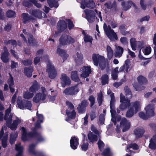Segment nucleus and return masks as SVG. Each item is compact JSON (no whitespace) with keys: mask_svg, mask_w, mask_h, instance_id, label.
Wrapping results in <instances>:
<instances>
[{"mask_svg":"<svg viewBox=\"0 0 156 156\" xmlns=\"http://www.w3.org/2000/svg\"><path fill=\"white\" fill-rule=\"evenodd\" d=\"M131 47L133 50L135 51L137 48L139 50L143 48L142 51L144 54L146 55H149L151 52V49L149 46H144V42L143 41H139L136 42V39L132 38L130 40Z\"/></svg>","mask_w":156,"mask_h":156,"instance_id":"nucleus-1","label":"nucleus"},{"mask_svg":"<svg viewBox=\"0 0 156 156\" xmlns=\"http://www.w3.org/2000/svg\"><path fill=\"white\" fill-rule=\"evenodd\" d=\"M126 98L124 95L122 93L120 95V102L121 104L119 106L120 109L122 110L126 109L130 105V99L132 97V94L129 89H125Z\"/></svg>","mask_w":156,"mask_h":156,"instance_id":"nucleus-2","label":"nucleus"},{"mask_svg":"<svg viewBox=\"0 0 156 156\" xmlns=\"http://www.w3.org/2000/svg\"><path fill=\"white\" fill-rule=\"evenodd\" d=\"M48 92L44 87H41L39 89V92L37 93L34 97L33 101L35 103H38L44 101L46 98Z\"/></svg>","mask_w":156,"mask_h":156,"instance_id":"nucleus-3","label":"nucleus"},{"mask_svg":"<svg viewBox=\"0 0 156 156\" xmlns=\"http://www.w3.org/2000/svg\"><path fill=\"white\" fill-rule=\"evenodd\" d=\"M110 97L111 98L110 107L111 108L110 112L111 114L112 117V120L114 122L115 124L117 121H119L121 118V117L119 116L116 117V118L115 117V112L114 110V103L115 101V100L114 98V94L112 93L110 94Z\"/></svg>","mask_w":156,"mask_h":156,"instance_id":"nucleus-4","label":"nucleus"},{"mask_svg":"<svg viewBox=\"0 0 156 156\" xmlns=\"http://www.w3.org/2000/svg\"><path fill=\"white\" fill-rule=\"evenodd\" d=\"M103 28L105 34L111 40L115 41L118 39L117 35L113 30L111 29L110 25L107 26L104 23Z\"/></svg>","mask_w":156,"mask_h":156,"instance_id":"nucleus-5","label":"nucleus"},{"mask_svg":"<svg viewBox=\"0 0 156 156\" xmlns=\"http://www.w3.org/2000/svg\"><path fill=\"white\" fill-rule=\"evenodd\" d=\"M17 105L21 109L27 108L29 110H31L32 104L31 101L22 100L21 97H18L17 99Z\"/></svg>","mask_w":156,"mask_h":156,"instance_id":"nucleus-6","label":"nucleus"},{"mask_svg":"<svg viewBox=\"0 0 156 156\" xmlns=\"http://www.w3.org/2000/svg\"><path fill=\"white\" fill-rule=\"evenodd\" d=\"M66 104L68 107V108L66 110V113L68 116V118L66 119L67 121H69L70 120L73 119L76 115V113L74 109V106L68 101L66 102Z\"/></svg>","mask_w":156,"mask_h":156,"instance_id":"nucleus-7","label":"nucleus"},{"mask_svg":"<svg viewBox=\"0 0 156 156\" xmlns=\"http://www.w3.org/2000/svg\"><path fill=\"white\" fill-rule=\"evenodd\" d=\"M6 127H2L1 131L0 132V139L2 140V145L3 147H6L7 145V140L8 134L6 132Z\"/></svg>","mask_w":156,"mask_h":156,"instance_id":"nucleus-8","label":"nucleus"},{"mask_svg":"<svg viewBox=\"0 0 156 156\" xmlns=\"http://www.w3.org/2000/svg\"><path fill=\"white\" fill-rule=\"evenodd\" d=\"M11 105H10L9 108L5 110L4 116V119L6 121L7 125L8 126L11 124L12 120L15 118L14 116H16L13 113L11 112Z\"/></svg>","mask_w":156,"mask_h":156,"instance_id":"nucleus-9","label":"nucleus"},{"mask_svg":"<svg viewBox=\"0 0 156 156\" xmlns=\"http://www.w3.org/2000/svg\"><path fill=\"white\" fill-rule=\"evenodd\" d=\"M66 23L64 20L59 21L57 24V28L58 30H63L67 28L66 23L68 25L69 29H72L74 27L73 23L69 20H66Z\"/></svg>","mask_w":156,"mask_h":156,"instance_id":"nucleus-10","label":"nucleus"},{"mask_svg":"<svg viewBox=\"0 0 156 156\" xmlns=\"http://www.w3.org/2000/svg\"><path fill=\"white\" fill-rule=\"evenodd\" d=\"M80 88L78 85L69 87L66 89L64 91L63 93L66 95H74L76 94L79 92Z\"/></svg>","mask_w":156,"mask_h":156,"instance_id":"nucleus-11","label":"nucleus"},{"mask_svg":"<svg viewBox=\"0 0 156 156\" xmlns=\"http://www.w3.org/2000/svg\"><path fill=\"white\" fill-rule=\"evenodd\" d=\"M59 41L61 44L64 45L74 43L75 40L69 36L64 35L61 36Z\"/></svg>","mask_w":156,"mask_h":156,"instance_id":"nucleus-12","label":"nucleus"},{"mask_svg":"<svg viewBox=\"0 0 156 156\" xmlns=\"http://www.w3.org/2000/svg\"><path fill=\"white\" fill-rule=\"evenodd\" d=\"M130 126V122L127 121L125 118H123L120 123V126H117V130L118 131L120 130V127H122V131L123 132H125L128 130Z\"/></svg>","mask_w":156,"mask_h":156,"instance_id":"nucleus-13","label":"nucleus"},{"mask_svg":"<svg viewBox=\"0 0 156 156\" xmlns=\"http://www.w3.org/2000/svg\"><path fill=\"white\" fill-rule=\"evenodd\" d=\"M48 73L49 77L51 79L54 78L57 75V72L54 66L51 63L48 65L47 70Z\"/></svg>","mask_w":156,"mask_h":156,"instance_id":"nucleus-14","label":"nucleus"},{"mask_svg":"<svg viewBox=\"0 0 156 156\" xmlns=\"http://www.w3.org/2000/svg\"><path fill=\"white\" fill-rule=\"evenodd\" d=\"M95 6V3L93 0H84L82 2L80 7L83 9H84L86 7L93 8Z\"/></svg>","mask_w":156,"mask_h":156,"instance_id":"nucleus-15","label":"nucleus"},{"mask_svg":"<svg viewBox=\"0 0 156 156\" xmlns=\"http://www.w3.org/2000/svg\"><path fill=\"white\" fill-rule=\"evenodd\" d=\"M92 60L94 65L98 66L99 63L101 61H104V56L100 55L98 54H94L92 55Z\"/></svg>","mask_w":156,"mask_h":156,"instance_id":"nucleus-16","label":"nucleus"},{"mask_svg":"<svg viewBox=\"0 0 156 156\" xmlns=\"http://www.w3.org/2000/svg\"><path fill=\"white\" fill-rule=\"evenodd\" d=\"M73 58L75 62L77 65H80L83 63V56L80 51L77 52L76 55H74Z\"/></svg>","mask_w":156,"mask_h":156,"instance_id":"nucleus-17","label":"nucleus"},{"mask_svg":"<svg viewBox=\"0 0 156 156\" xmlns=\"http://www.w3.org/2000/svg\"><path fill=\"white\" fill-rule=\"evenodd\" d=\"M12 123L10 126V129L12 130H15L16 129L17 126L22 122L23 121L21 119L16 116H14Z\"/></svg>","mask_w":156,"mask_h":156,"instance_id":"nucleus-18","label":"nucleus"},{"mask_svg":"<svg viewBox=\"0 0 156 156\" xmlns=\"http://www.w3.org/2000/svg\"><path fill=\"white\" fill-rule=\"evenodd\" d=\"M80 71L82 72L81 76L84 78H86L88 76L89 74L90 73L91 69L90 67L84 66L81 68V69H80Z\"/></svg>","mask_w":156,"mask_h":156,"instance_id":"nucleus-19","label":"nucleus"},{"mask_svg":"<svg viewBox=\"0 0 156 156\" xmlns=\"http://www.w3.org/2000/svg\"><path fill=\"white\" fill-rule=\"evenodd\" d=\"M60 78L63 87H65L66 85H69L71 83L70 80L66 74H62L61 75Z\"/></svg>","mask_w":156,"mask_h":156,"instance_id":"nucleus-20","label":"nucleus"},{"mask_svg":"<svg viewBox=\"0 0 156 156\" xmlns=\"http://www.w3.org/2000/svg\"><path fill=\"white\" fill-rule=\"evenodd\" d=\"M146 114L148 116H152L154 114V108L153 105L149 104L145 108Z\"/></svg>","mask_w":156,"mask_h":156,"instance_id":"nucleus-21","label":"nucleus"},{"mask_svg":"<svg viewBox=\"0 0 156 156\" xmlns=\"http://www.w3.org/2000/svg\"><path fill=\"white\" fill-rule=\"evenodd\" d=\"M141 106V103L140 102L136 101L132 103L131 108L134 110V113H136L140 109Z\"/></svg>","mask_w":156,"mask_h":156,"instance_id":"nucleus-22","label":"nucleus"},{"mask_svg":"<svg viewBox=\"0 0 156 156\" xmlns=\"http://www.w3.org/2000/svg\"><path fill=\"white\" fill-rule=\"evenodd\" d=\"M78 138L75 136H73L70 140V147L72 148L75 150L76 149L79 145Z\"/></svg>","mask_w":156,"mask_h":156,"instance_id":"nucleus-23","label":"nucleus"},{"mask_svg":"<svg viewBox=\"0 0 156 156\" xmlns=\"http://www.w3.org/2000/svg\"><path fill=\"white\" fill-rule=\"evenodd\" d=\"M84 12L86 15L87 20L89 22H92L94 21V16H93V12L90 10L86 9L84 10Z\"/></svg>","mask_w":156,"mask_h":156,"instance_id":"nucleus-24","label":"nucleus"},{"mask_svg":"<svg viewBox=\"0 0 156 156\" xmlns=\"http://www.w3.org/2000/svg\"><path fill=\"white\" fill-rule=\"evenodd\" d=\"M20 130L22 131V139L24 141L26 140L30 136H32L30 133H27V130L24 127H22Z\"/></svg>","mask_w":156,"mask_h":156,"instance_id":"nucleus-25","label":"nucleus"},{"mask_svg":"<svg viewBox=\"0 0 156 156\" xmlns=\"http://www.w3.org/2000/svg\"><path fill=\"white\" fill-rule=\"evenodd\" d=\"M4 51L2 55L1 58L3 62H7L9 61V59L8 58L9 54L6 48H4Z\"/></svg>","mask_w":156,"mask_h":156,"instance_id":"nucleus-26","label":"nucleus"},{"mask_svg":"<svg viewBox=\"0 0 156 156\" xmlns=\"http://www.w3.org/2000/svg\"><path fill=\"white\" fill-rule=\"evenodd\" d=\"M149 147L151 149H156V133L150 141Z\"/></svg>","mask_w":156,"mask_h":156,"instance_id":"nucleus-27","label":"nucleus"},{"mask_svg":"<svg viewBox=\"0 0 156 156\" xmlns=\"http://www.w3.org/2000/svg\"><path fill=\"white\" fill-rule=\"evenodd\" d=\"M57 53L59 55L62 56L64 60L66 59L69 56L66 53L65 50L58 48L57 50Z\"/></svg>","mask_w":156,"mask_h":156,"instance_id":"nucleus-28","label":"nucleus"},{"mask_svg":"<svg viewBox=\"0 0 156 156\" xmlns=\"http://www.w3.org/2000/svg\"><path fill=\"white\" fill-rule=\"evenodd\" d=\"M37 123L35 125V128H38L40 127V125L38 123H42L43 122L44 119V117L42 114L37 113Z\"/></svg>","mask_w":156,"mask_h":156,"instance_id":"nucleus-29","label":"nucleus"},{"mask_svg":"<svg viewBox=\"0 0 156 156\" xmlns=\"http://www.w3.org/2000/svg\"><path fill=\"white\" fill-rule=\"evenodd\" d=\"M28 1H25L23 3V5L24 6L27 7L29 6L31 4L30 2L34 3V5L36 7L40 8L41 6V5L40 4L37 3L35 1V0H27Z\"/></svg>","mask_w":156,"mask_h":156,"instance_id":"nucleus-30","label":"nucleus"},{"mask_svg":"<svg viewBox=\"0 0 156 156\" xmlns=\"http://www.w3.org/2000/svg\"><path fill=\"white\" fill-rule=\"evenodd\" d=\"M123 52V49L122 47L117 46L116 47V51L115 53V57H120L122 55Z\"/></svg>","mask_w":156,"mask_h":156,"instance_id":"nucleus-31","label":"nucleus"},{"mask_svg":"<svg viewBox=\"0 0 156 156\" xmlns=\"http://www.w3.org/2000/svg\"><path fill=\"white\" fill-rule=\"evenodd\" d=\"M34 96V94L33 92L30 91H27L24 92L23 94V97L25 99H30L32 98Z\"/></svg>","mask_w":156,"mask_h":156,"instance_id":"nucleus-32","label":"nucleus"},{"mask_svg":"<svg viewBox=\"0 0 156 156\" xmlns=\"http://www.w3.org/2000/svg\"><path fill=\"white\" fill-rule=\"evenodd\" d=\"M31 14L35 17L38 18H41L42 17V12L39 9L33 10L31 12Z\"/></svg>","mask_w":156,"mask_h":156,"instance_id":"nucleus-33","label":"nucleus"},{"mask_svg":"<svg viewBox=\"0 0 156 156\" xmlns=\"http://www.w3.org/2000/svg\"><path fill=\"white\" fill-rule=\"evenodd\" d=\"M144 132V130L142 128H138L136 129L134 131V133L136 136L140 137L143 135Z\"/></svg>","mask_w":156,"mask_h":156,"instance_id":"nucleus-34","label":"nucleus"},{"mask_svg":"<svg viewBox=\"0 0 156 156\" xmlns=\"http://www.w3.org/2000/svg\"><path fill=\"white\" fill-rule=\"evenodd\" d=\"M82 34L84 35L83 39L85 42H90L91 43L92 41V38L91 37L86 34L85 32L84 31L82 32Z\"/></svg>","mask_w":156,"mask_h":156,"instance_id":"nucleus-35","label":"nucleus"},{"mask_svg":"<svg viewBox=\"0 0 156 156\" xmlns=\"http://www.w3.org/2000/svg\"><path fill=\"white\" fill-rule=\"evenodd\" d=\"M122 5L123 7L124 10H126L129 9L132 5H133L134 7L135 6L134 4L131 1H129L126 3L122 2Z\"/></svg>","mask_w":156,"mask_h":156,"instance_id":"nucleus-36","label":"nucleus"},{"mask_svg":"<svg viewBox=\"0 0 156 156\" xmlns=\"http://www.w3.org/2000/svg\"><path fill=\"white\" fill-rule=\"evenodd\" d=\"M18 133L17 132H12L10 135L9 142L11 144H13L16 140L17 137Z\"/></svg>","mask_w":156,"mask_h":156,"instance_id":"nucleus-37","label":"nucleus"},{"mask_svg":"<svg viewBox=\"0 0 156 156\" xmlns=\"http://www.w3.org/2000/svg\"><path fill=\"white\" fill-rule=\"evenodd\" d=\"M16 149L18 152V154L16 156H22L23 148L20 145V144L16 145Z\"/></svg>","mask_w":156,"mask_h":156,"instance_id":"nucleus-38","label":"nucleus"},{"mask_svg":"<svg viewBox=\"0 0 156 156\" xmlns=\"http://www.w3.org/2000/svg\"><path fill=\"white\" fill-rule=\"evenodd\" d=\"M106 50L107 52L108 58L109 59H110L113 56V51L111 47L109 46H107Z\"/></svg>","mask_w":156,"mask_h":156,"instance_id":"nucleus-39","label":"nucleus"},{"mask_svg":"<svg viewBox=\"0 0 156 156\" xmlns=\"http://www.w3.org/2000/svg\"><path fill=\"white\" fill-rule=\"evenodd\" d=\"M88 139L90 142H92L96 141L98 140L97 137L93 134L90 131L89 132Z\"/></svg>","mask_w":156,"mask_h":156,"instance_id":"nucleus-40","label":"nucleus"},{"mask_svg":"<svg viewBox=\"0 0 156 156\" xmlns=\"http://www.w3.org/2000/svg\"><path fill=\"white\" fill-rule=\"evenodd\" d=\"M71 77L73 81L77 82L80 81V80L77 76V71L72 72L71 74Z\"/></svg>","mask_w":156,"mask_h":156,"instance_id":"nucleus-41","label":"nucleus"},{"mask_svg":"<svg viewBox=\"0 0 156 156\" xmlns=\"http://www.w3.org/2000/svg\"><path fill=\"white\" fill-rule=\"evenodd\" d=\"M39 87V86L37 82L35 81L30 88V91L33 92H35L38 90Z\"/></svg>","mask_w":156,"mask_h":156,"instance_id":"nucleus-42","label":"nucleus"},{"mask_svg":"<svg viewBox=\"0 0 156 156\" xmlns=\"http://www.w3.org/2000/svg\"><path fill=\"white\" fill-rule=\"evenodd\" d=\"M105 5L106 7L108 9H115L116 7V5L115 2H114L112 3L110 2H108L105 4Z\"/></svg>","mask_w":156,"mask_h":156,"instance_id":"nucleus-43","label":"nucleus"},{"mask_svg":"<svg viewBox=\"0 0 156 156\" xmlns=\"http://www.w3.org/2000/svg\"><path fill=\"white\" fill-rule=\"evenodd\" d=\"M48 2L49 6L51 7L57 8L58 5L57 1L55 0H48Z\"/></svg>","mask_w":156,"mask_h":156,"instance_id":"nucleus-44","label":"nucleus"},{"mask_svg":"<svg viewBox=\"0 0 156 156\" xmlns=\"http://www.w3.org/2000/svg\"><path fill=\"white\" fill-rule=\"evenodd\" d=\"M23 33L26 36V37H28V42L30 44L32 43L33 41L32 36L29 33H27L25 29H23Z\"/></svg>","mask_w":156,"mask_h":156,"instance_id":"nucleus-45","label":"nucleus"},{"mask_svg":"<svg viewBox=\"0 0 156 156\" xmlns=\"http://www.w3.org/2000/svg\"><path fill=\"white\" fill-rule=\"evenodd\" d=\"M24 72L26 75L28 77L31 76L33 69L32 67L29 68H25L24 69Z\"/></svg>","mask_w":156,"mask_h":156,"instance_id":"nucleus-46","label":"nucleus"},{"mask_svg":"<svg viewBox=\"0 0 156 156\" xmlns=\"http://www.w3.org/2000/svg\"><path fill=\"white\" fill-rule=\"evenodd\" d=\"M118 67H116L112 72V79L114 80H116L117 78V74L118 73Z\"/></svg>","mask_w":156,"mask_h":156,"instance_id":"nucleus-47","label":"nucleus"},{"mask_svg":"<svg viewBox=\"0 0 156 156\" xmlns=\"http://www.w3.org/2000/svg\"><path fill=\"white\" fill-rule=\"evenodd\" d=\"M108 76L107 74L103 75L101 77V83L103 85H105L108 83Z\"/></svg>","mask_w":156,"mask_h":156,"instance_id":"nucleus-48","label":"nucleus"},{"mask_svg":"<svg viewBox=\"0 0 156 156\" xmlns=\"http://www.w3.org/2000/svg\"><path fill=\"white\" fill-rule=\"evenodd\" d=\"M138 148V146L136 144H131L127 146L126 151L127 152H129L130 151V150H129L130 148H132L134 150H137Z\"/></svg>","mask_w":156,"mask_h":156,"instance_id":"nucleus-49","label":"nucleus"},{"mask_svg":"<svg viewBox=\"0 0 156 156\" xmlns=\"http://www.w3.org/2000/svg\"><path fill=\"white\" fill-rule=\"evenodd\" d=\"M100 68L102 69H104L108 65L105 62V59L104 61H101L98 63Z\"/></svg>","mask_w":156,"mask_h":156,"instance_id":"nucleus-50","label":"nucleus"},{"mask_svg":"<svg viewBox=\"0 0 156 156\" xmlns=\"http://www.w3.org/2000/svg\"><path fill=\"white\" fill-rule=\"evenodd\" d=\"M133 111L134 110L130 108L126 113V116L128 117H131L134 114L136 113H134Z\"/></svg>","mask_w":156,"mask_h":156,"instance_id":"nucleus-51","label":"nucleus"},{"mask_svg":"<svg viewBox=\"0 0 156 156\" xmlns=\"http://www.w3.org/2000/svg\"><path fill=\"white\" fill-rule=\"evenodd\" d=\"M87 105V101L86 100H84L81 103L80 105H79L78 107L77 108L80 112H81V110L85 106Z\"/></svg>","mask_w":156,"mask_h":156,"instance_id":"nucleus-52","label":"nucleus"},{"mask_svg":"<svg viewBox=\"0 0 156 156\" xmlns=\"http://www.w3.org/2000/svg\"><path fill=\"white\" fill-rule=\"evenodd\" d=\"M22 17L23 22L24 23H26L27 21H29L30 20H31V18H30L28 15L26 13H23L22 14Z\"/></svg>","mask_w":156,"mask_h":156,"instance_id":"nucleus-53","label":"nucleus"},{"mask_svg":"<svg viewBox=\"0 0 156 156\" xmlns=\"http://www.w3.org/2000/svg\"><path fill=\"white\" fill-rule=\"evenodd\" d=\"M97 100L98 101L99 105H100L102 102V94L101 92H100L98 95Z\"/></svg>","mask_w":156,"mask_h":156,"instance_id":"nucleus-54","label":"nucleus"},{"mask_svg":"<svg viewBox=\"0 0 156 156\" xmlns=\"http://www.w3.org/2000/svg\"><path fill=\"white\" fill-rule=\"evenodd\" d=\"M104 156H112V154L109 148L106 149L103 153Z\"/></svg>","mask_w":156,"mask_h":156,"instance_id":"nucleus-55","label":"nucleus"},{"mask_svg":"<svg viewBox=\"0 0 156 156\" xmlns=\"http://www.w3.org/2000/svg\"><path fill=\"white\" fill-rule=\"evenodd\" d=\"M6 15L9 17H12L15 15V13L13 11L9 10L7 12Z\"/></svg>","mask_w":156,"mask_h":156,"instance_id":"nucleus-56","label":"nucleus"},{"mask_svg":"<svg viewBox=\"0 0 156 156\" xmlns=\"http://www.w3.org/2000/svg\"><path fill=\"white\" fill-rule=\"evenodd\" d=\"M137 80L139 83H144L146 82L147 80L146 78L144 77L140 76L137 78Z\"/></svg>","mask_w":156,"mask_h":156,"instance_id":"nucleus-57","label":"nucleus"},{"mask_svg":"<svg viewBox=\"0 0 156 156\" xmlns=\"http://www.w3.org/2000/svg\"><path fill=\"white\" fill-rule=\"evenodd\" d=\"M139 116L141 118L144 119H146L149 117L146 114L145 115L143 112H140L139 114Z\"/></svg>","mask_w":156,"mask_h":156,"instance_id":"nucleus-58","label":"nucleus"},{"mask_svg":"<svg viewBox=\"0 0 156 156\" xmlns=\"http://www.w3.org/2000/svg\"><path fill=\"white\" fill-rule=\"evenodd\" d=\"M88 144L87 142L84 143L82 145L81 148L83 150L86 151L88 148Z\"/></svg>","mask_w":156,"mask_h":156,"instance_id":"nucleus-59","label":"nucleus"},{"mask_svg":"<svg viewBox=\"0 0 156 156\" xmlns=\"http://www.w3.org/2000/svg\"><path fill=\"white\" fill-rule=\"evenodd\" d=\"M121 42L123 44H126L128 43V40L126 37H123L120 39Z\"/></svg>","mask_w":156,"mask_h":156,"instance_id":"nucleus-60","label":"nucleus"},{"mask_svg":"<svg viewBox=\"0 0 156 156\" xmlns=\"http://www.w3.org/2000/svg\"><path fill=\"white\" fill-rule=\"evenodd\" d=\"M8 82L9 87H10V86H12L14 85L13 79L12 77H10L8 80Z\"/></svg>","mask_w":156,"mask_h":156,"instance_id":"nucleus-61","label":"nucleus"},{"mask_svg":"<svg viewBox=\"0 0 156 156\" xmlns=\"http://www.w3.org/2000/svg\"><path fill=\"white\" fill-rule=\"evenodd\" d=\"M89 99L90 101L91 102V106L93 105L94 103V98L92 96H90L89 98Z\"/></svg>","mask_w":156,"mask_h":156,"instance_id":"nucleus-62","label":"nucleus"},{"mask_svg":"<svg viewBox=\"0 0 156 156\" xmlns=\"http://www.w3.org/2000/svg\"><path fill=\"white\" fill-rule=\"evenodd\" d=\"M104 115L103 114L101 115L100 116L99 122L100 124L102 125L104 123Z\"/></svg>","mask_w":156,"mask_h":156,"instance_id":"nucleus-63","label":"nucleus"},{"mask_svg":"<svg viewBox=\"0 0 156 156\" xmlns=\"http://www.w3.org/2000/svg\"><path fill=\"white\" fill-rule=\"evenodd\" d=\"M98 144L99 149L101 150V149L104 146V144L102 141L99 140L98 142Z\"/></svg>","mask_w":156,"mask_h":156,"instance_id":"nucleus-64","label":"nucleus"}]
</instances>
